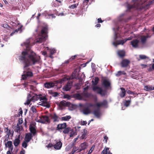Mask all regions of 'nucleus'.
<instances>
[{"instance_id":"f257e3e1","label":"nucleus","mask_w":154,"mask_h":154,"mask_svg":"<svg viewBox=\"0 0 154 154\" xmlns=\"http://www.w3.org/2000/svg\"><path fill=\"white\" fill-rule=\"evenodd\" d=\"M24 44L26 49L22 51L18 57L19 61L24 65V74L22 75V79L23 80L33 76L32 72L28 67L38 62L40 58L39 57L37 56L35 53L30 49L29 40H27Z\"/></svg>"},{"instance_id":"f03ea898","label":"nucleus","mask_w":154,"mask_h":154,"mask_svg":"<svg viewBox=\"0 0 154 154\" xmlns=\"http://www.w3.org/2000/svg\"><path fill=\"white\" fill-rule=\"evenodd\" d=\"M143 1L144 2H142V1H132L130 4H127L128 10L129 11L132 8L148 9L154 1H149L148 2L147 1Z\"/></svg>"},{"instance_id":"7ed1b4c3","label":"nucleus","mask_w":154,"mask_h":154,"mask_svg":"<svg viewBox=\"0 0 154 154\" xmlns=\"http://www.w3.org/2000/svg\"><path fill=\"white\" fill-rule=\"evenodd\" d=\"M99 79L98 77H95L92 81V90L97 94H100L101 96H103L106 95V93L101 88L96 85L98 84Z\"/></svg>"},{"instance_id":"20e7f679","label":"nucleus","mask_w":154,"mask_h":154,"mask_svg":"<svg viewBox=\"0 0 154 154\" xmlns=\"http://www.w3.org/2000/svg\"><path fill=\"white\" fill-rule=\"evenodd\" d=\"M48 28L46 26L42 28L41 30L40 35L36 39V42L41 43L46 39L48 33Z\"/></svg>"},{"instance_id":"39448f33","label":"nucleus","mask_w":154,"mask_h":154,"mask_svg":"<svg viewBox=\"0 0 154 154\" xmlns=\"http://www.w3.org/2000/svg\"><path fill=\"white\" fill-rule=\"evenodd\" d=\"M39 96H41V94L37 95L36 94L33 93L29 94L27 96V100L25 104L28 105L31 101L34 102L35 101L38 100L39 99Z\"/></svg>"},{"instance_id":"423d86ee","label":"nucleus","mask_w":154,"mask_h":154,"mask_svg":"<svg viewBox=\"0 0 154 154\" xmlns=\"http://www.w3.org/2000/svg\"><path fill=\"white\" fill-rule=\"evenodd\" d=\"M39 122L44 123L46 122L50 123V121L48 117L47 116H42L40 118V120L38 121Z\"/></svg>"},{"instance_id":"0eeeda50","label":"nucleus","mask_w":154,"mask_h":154,"mask_svg":"<svg viewBox=\"0 0 154 154\" xmlns=\"http://www.w3.org/2000/svg\"><path fill=\"white\" fill-rule=\"evenodd\" d=\"M38 104L40 105L45 106L48 108L50 107V105L47 102V99L45 100H43L42 101L39 102Z\"/></svg>"},{"instance_id":"6e6552de","label":"nucleus","mask_w":154,"mask_h":154,"mask_svg":"<svg viewBox=\"0 0 154 154\" xmlns=\"http://www.w3.org/2000/svg\"><path fill=\"white\" fill-rule=\"evenodd\" d=\"M130 63V61L129 60L126 59H124L121 63V66L122 67H127Z\"/></svg>"},{"instance_id":"1a4fd4ad","label":"nucleus","mask_w":154,"mask_h":154,"mask_svg":"<svg viewBox=\"0 0 154 154\" xmlns=\"http://www.w3.org/2000/svg\"><path fill=\"white\" fill-rule=\"evenodd\" d=\"M102 85L105 87L108 88L110 86L111 83L108 80L104 79L103 81Z\"/></svg>"},{"instance_id":"9d476101","label":"nucleus","mask_w":154,"mask_h":154,"mask_svg":"<svg viewBox=\"0 0 154 154\" xmlns=\"http://www.w3.org/2000/svg\"><path fill=\"white\" fill-rule=\"evenodd\" d=\"M88 146V143L86 142H84L80 144V148L78 151V152H80L82 150H84L87 149Z\"/></svg>"},{"instance_id":"9b49d317","label":"nucleus","mask_w":154,"mask_h":154,"mask_svg":"<svg viewBox=\"0 0 154 154\" xmlns=\"http://www.w3.org/2000/svg\"><path fill=\"white\" fill-rule=\"evenodd\" d=\"M35 126L33 125H30L29 126V129L30 132V133L32 134L33 136H34L36 134V129L35 128Z\"/></svg>"},{"instance_id":"f8f14e48","label":"nucleus","mask_w":154,"mask_h":154,"mask_svg":"<svg viewBox=\"0 0 154 154\" xmlns=\"http://www.w3.org/2000/svg\"><path fill=\"white\" fill-rule=\"evenodd\" d=\"M72 83L71 82H68L66 85L63 88L64 91H67L69 90L71 88Z\"/></svg>"},{"instance_id":"ddd939ff","label":"nucleus","mask_w":154,"mask_h":154,"mask_svg":"<svg viewBox=\"0 0 154 154\" xmlns=\"http://www.w3.org/2000/svg\"><path fill=\"white\" fill-rule=\"evenodd\" d=\"M139 41L137 39H135L133 40L131 42V44L133 47L136 48L138 46V43Z\"/></svg>"},{"instance_id":"4468645a","label":"nucleus","mask_w":154,"mask_h":154,"mask_svg":"<svg viewBox=\"0 0 154 154\" xmlns=\"http://www.w3.org/2000/svg\"><path fill=\"white\" fill-rule=\"evenodd\" d=\"M67 126L66 123H63L62 124H59L57 125L56 130H60L64 129Z\"/></svg>"},{"instance_id":"2eb2a0df","label":"nucleus","mask_w":154,"mask_h":154,"mask_svg":"<svg viewBox=\"0 0 154 154\" xmlns=\"http://www.w3.org/2000/svg\"><path fill=\"white\" fill-rule=\"evenodd\" d=\"M62 142L59 141L56 142L55 144L54 145V147L56 149H60L62 146Z\"/></svg>"},{"instance_id":"dca6fc26","label":"nucleus","mask_w":154,"mask_h":154,"mask_svg":"<svg viewBox=\"0 0 154 154\" xmlns=\"http://www.w3.org/2000/svg\"><path fill=\"white\" fill-rule=\"evenodd\" d=\"M20 134H19L17 138L15 139L13 141V143L14 146L15 147L17 146L20 144Z\"/></svg>"},{"instance_id":"f3484780","label":"nucleus","mask_w":154,"mask_h":154,"mask_svg":"<svg viewBox=\"0 0 154 154\" xmlns=\"http://www.w3.org/2000/svg\"><path fill=\"white\" fill-rule=\"evenodd\" d=\"M107 104V102L106 100H104L102 102L97 103L96 104L95 106L99 108L102 106H106Z\"/></svg>"},{"instance_id":"a211bd4d","label":"nucleus","mask_w":154,"mask_h":154,"mask_svg":"<svg viewBox=\"0 0 154 154\" xmlns=\"http://www.w3.org/2000/svg\"><path fill=\"white\" fill-rule=\"evenodd\" d=\"M32 137L31 133H27L26 134L25 140L26 142H29L30 141Z\"/></svg>"},{"instance_id":"6ab92c4d","label":"nucleus","mask_w":154,"mask_h":154,"mask_svg":"<svg viewBox=\"0 0 154 154\" xmlns=\"http://www.w3.org/2000/svg\"><path fill=\"white\" fill-rule=\"evenodd\" d=\"M45 87L47 88L53 87L54 85V83L53 82H46L44 84Z\"/></svg>"},{"instance_id":"aec40b11","label":"nucleus","mask_w":154,"mask_h":154,"mask_svg":"<svg viewBox=\"0 0 154 154\" xmlns=\"http://www.w3.org/2000/svg\"><path fill=\"white\" fill-rule=\"evenodd\" d=\"M5 146L6 147H8L9 149L12 150L13 148V146L12 145V142L11 141H8L5 143Z\"/></svg>"},{"instance_id":"412c9836","label":"nucleus","mask_w":154,"mask_h":154,"mask_svg":"<svg viewBox=\"0 0 154 154\" xmlns=\"http://www.w3.org/2000/svg\"><path fill=\"white\" fill-rule=\"evenodd\" d=\"M120 89L121 91L120 92L119 95L121 98H123L125 96L126 91L125 88H121Z\"/></svg>"},{"instance_id":"4be33fe9","label":"nucleus","mask_w":154,"mask_h":154,"mask_svg":"<svg viewBox=\"0 0 154 154\" xmlns=\"http://www.w3.org/2000/svg\"><path fill=\"white\" fill-rule=\"evenodd\" d=\"M23 129V127L21 125H19L18 124H17L15 131L18 133L20 134L21 133V131Z\"/></svg>"},{"instance_id":"5701e85b","label":"nucleus","mask_w":154,"mask_h":154,"mask_svg":"<svg viewBox=\"0 0 154 154\" xmlns=\"http://www.w3.org/2000/svg\"><path fill=\"white\" fill-rule=\"evenodd\" d=\"M87 130H84L81 133V136L79 137V138L81 140L85 139L87 138Z\"/></svg>"},{"instance_id":"b1692460","label":"nucleus","mask_w":154,"mask_h":154,"mask_svg":"<svg viewBox=\"0 0 154 154\" xmlns=\"http://www.w3.org/2000/svg\"><path fill=\"white\" fill-rule=\"evenodd\" d=\"M68 105V103L66 102L64 100L60 101L59 104L60 107L61 108L63 106H66Z\"/></svg>"},{"instance_id":"393cba45","label":"nucleus","mask_w":154,"mask_h":154,"mask_svg":"<svg viewBox=\"0 0 154 154\" xmlns=\"http://www.w3.org/2000/svg\"><path fill=\"white\" fill-rule=\"evenodd\" d=\"M82 112L85 115H88L91 113V111L88 107H86L82 110Z\"/></svg>"},{"instance_id":"a878e982","label":"nucleus","mask_w":154,"mask_h":154,"mask_svg":"<svg viewBox=\"0 0 154 154\" xmlns=\"http://www.w3.org/2000/svg\"><path fill=\"white\" fill-rule=\"evenodd\" d=\"M23 27V26L22 25H20L19 26V27L18 28L14 31H13L11 33V35H14L15 32L17 33L19 31L20 32V33H21L22 32V28Z\"/></svg>"},{"instance_id":"bb28decb","label":"nucleus","mask_w":154,"mask_h":154,"mask_svg":"<svg viewBox=\"0 0 154 154\" xmlns=\"http://www.w3.org/2000/svg\"><path fill=\"white\" fill-rule=\"evenodd\" d=\"M93 114L97 117L99 118L100 114V109H97L95 110Z\"/></svg>"},{"instance_id":"cd10ccee","label":"nucleus","mask_w":154,"mask_h":154,"mask_svg":"<svg viewBox=\"0 0 154 154\" xmlns=\"http://www.w3.org/2000/svg\"><path fill=\"white\" fill-rule=\"evenodd\" d=\"M109 148L107 147L105 148L101 153V154H112L109 150Z\"/></svg>"},{"instance_id":"c85d7f7f","label":"nucleus","mask_w":154,"mask_h":154,"mask_svg":"<svg viewBox=\"0 0 154 154\" xmlns=\"http://www.w3.org/2000/svg\"><path fill=\"white\" fill-rule=\"evenodd\" d=\"M118 54L120 57H123L125 55V52L124 50H120L118 51Z\"/></svg>"},{"instance_id":"c756f323","label":"nucleus","mask_w":154,"mask_h":154,"mask_svg":"<svg viewBox=\"0 0 154 154\" xmlns=\"http://www.w3.org/2000/svg\"><path fill=\"white\" fill-rule=\"evenodd\" d=\"M52 118L53 119L54 122H58L59 119H60L59 116L55 113L52 116Z\"/></svg>"},{"instance_id":"7c9ffc66","label":"nucleus","mask_w":154,"mask_h":154,"mask_svg":"<svg viewBox=\"0 0 154 154\" xmlns=\"http://www.w3.org/2000/svg\"><path fill=\"white\" fill-rule=\"evenodd\" d=\"M61 5V1H55L53 2L52 5L54 7H56Z\"/></svg>"},{"instance_id":"2f4dec72","label":"nucleus","mask_w":154,"mask_h":154,"mask_svg":"<svg viewBox=\"0 0 154 154\" xmlns=\"http://www.w3.org/2000/svg\"><path fill=\"white\" fill-rule=\"evenodd\" d=\"M71 118L70 116H65L62 117L61 119L62 121H68Z\"/></svg>"},{"instance_id":"473e14b6","label":"nucleus","mask_w":154,"mask_h":154,"mask_svg":"<svg viewBox=\"0 0 154 154\" xmlns=\"http://www.w3.org/2000/svg\"><path fill=\"white\" fill-rule=\"evenodd\" d=\"M144 90L147 91H152V86L146 85L144 87Z\"/></svg>"},{"instance_id":"72a5a7b5","label":"nucleus","mask_w":154,"mask_h":154,"mask_svg":"<svg viewBox=\"0 0 154 154\" xmlns=\"http://www.w3.org/2000/svg\"><path fill=\"white\" fill-rule=\"evenodd\" d=\"M126 72L124 71H118L117 73L116 74V75L117 77H119L122 75H126Z\"/></svg>"},{"instance_id":"f704fd0d","label":"nucleus","mask_w":154,"mask_h":154,"mask_svg":"<svg viewBox=\"0 0 154 154\" xmlns=\"http://www.w3.org/2000/svg\"><path fill=\"white\" fill-rule=\"evenodd\" d=\"M5 131L6 133V134L5 135H7L8 137H9V136L11 134V130L9 129L8 128V127H7L5 129Z\"/></svg>"},{"instance_id":"c9c22d12","label":"nucleus","mask_w":154,"mask_h":154,"mask_svg":"<svg viewBox=\"0 0 154 154\" xmlns=\"http://www.w3.org/2000/svg\"><path fill=\"white\" fill-rule=\"evenodd\" d=\"M147 37L145 36H143L141 37V40L142 44H144L146 43Z\"/></svg>"},{"instance_id":"e433bc0d","label":"nucleus","mask_w":154,"mask_h":154,"mask_svg":"<svg viewBox=\"0 0 154 154\" xmlns=\"http://www.w3.org/2000/svg\"><path fill=\"white\" fill-rule=\"evenodd\" d=\"M70 129V128L69 127L67 128L66 127L64 129V130L63 131V132L65 134H67L69 132Z\"/></svg>"},{"instance_id":"4c0bfd02","label":"nucleus","mask_w":154,"mask_h":154,"mask_svg":"<svg viewBox=\"0 0 154 154\" xmlns=\"http://www.w3.org/2000/svg\"><path fill=\"white\" fill-rule=\"evenodd\" d=\"M125 39L123 40H119L117 41L118 44L123 45L126 42Z\"/></svg>"},{"instance_id":"58836bf2","label":"nucleus","mask_w":154,"mask_h":154,"mask_svg":"<svg viewBox=\"0 0 154 154\" xmlns=\"http://www.w3.org/2000/svg\"><path fill=\"white\" fill-rule=\"evenodd\" d=\"M140 59H139L138 60H140L145 59L147 58V57L144 55H139Z\"/></svg>"},{"instance_id":"ea45409f","label":"nucleus","mask_w":154,"mask_h":154,"mask_svg":"<svg viewBox=\"0 0 154 154\" xmlns=\"http://www.w3.org/2000/svg\"><path fill=\"white\" fill-rule=\"evenodd\" d=\"M73 148L72 150V154H73L76 151H77L78 149V148L77 147H76L75 146H73Z\"/></svg>"},{"instance_id":"a19ab883","label":"nucleus","mask_w":154,"mask_h":154,"mask_svg":"<svg viewBox=\"0 0 154 154\" xmlns=\"http://www.w3.org/2000/svg\"><path fill=\"white\" fill-rule=\"evenodd\" d=\"M78 3L77 4H74L73 5H71V6H69V8L70 9H74V8H76L77 7V6H78Z\"/></svg>"},{"instance_id":"79ce46f5","label":"nucleus","mask_w":154,"mask_h":154,"mask_svg":"<svg viewBox=\"0 0 154 154\" xmlns=\"http://www.w3.org/2000/svg\"><path fill=\"white\" fill-rule=\"evenodd\" d=\"M127 93L128 94H133L134 95H137V93H135L134 92H132L129 90L127 91Z\"/></svg>"},{"instance_id":"37998d69","label":"nucleus","mask_w":154,"mask_h":154,"mask_svg":"<svg viewBox=\"0 0 154 154\" xmlns=\"http://www.w3.org/2000/svg\"><path fill=\"white\" fill-rule=\"evenodd\" d=\"M68 80V79L66 77H64L61 79L60 82L61 83H62L63 82L67 81Z\"/></svg>"},{"instance_id":"c03bdc74","label":"nucleus","mask_w":154,"mask_h":154,"mask_svg":"<svg viewBox=\"0 0 154 154\" xmlns=\"http://www.w3.org/2000/svg\"><path fill=\"white\" fill-rule=\"evenodd\" d=\"M79 137V135L78 136H77V137L74 139L73 140V143L72 145V146H73L74 145H75V143L76 142V141L78 140Z\"/></svg>"},{"instance_id":"a18cd8bd","label":"nucleus","mask_w":154,"mask_h":154,"mask_svg":"<svg viewBox=\"0 0 154 154\" xmlns=\"http://www.w3.org/2000/svg\"><path fill=\"white\" fill-rule=\"evenodd\" d=\"M31 110L33 112H36L35 106H32L31 108Z\"/></svg>"},{"instance_id":"49530a36","label":"nucleus","mask_w":154,"mask_h":154,"mask_svg":"<svg viewBox=\"0 0 154 154\" xmlns=\"http://www.w3.org/2000/svg\"><path fill=\"white\" fill-rule=\"evenodd\" d=\"M27 143L26 141H23L22 143V146L25 148L27 146Z\"/></svg>"},{"instance_id":"de8ad7c7","label":"nucleus","mask_w":154,"mask_h":154,"mask_svg":"<svg viewBox=\"0 0 154 154\" xmlns=\"http://www.w3.org/2000/svg\"><path fill=\"white\" fill-rule=\"evenodd\" d=\"M103 138V141L105 143H106L107 142V140L108 139V137L106 135H105L104 137Z\"/></svg>"},{"instance_id":"09e8293b","label":"nucleus","mask_w":154,"mask_h":154,"mask_svg":"<svg viewBox=\"0 0 154 154\" xmlns=\"http://www.w3.org/2000/svg\"><path fill=\"white\" fill-rule=\"evenodd\" d=\"M46 98L45 96H42V95H41V96H39V100L40 101L43 100H45L46 99Z\"/></svg>"},{"instance_id":"8fccbe9b","label":"nucleus","mask_w":154,"mask_h":154,"mask_svg":"<svg viewBox=\"0 0 154 154\" xmlns=\"http://www.w3.org/2000/svg\"><path fill=\"white\" fill-rule=\"evenodd\" d=\"M94 148L95 146L94 145H93L88 152H89V153H91L92 152L94 149Z\"/></svg>"},{"instance_id":"3c124183","label":"nucleus","mask_w":154,"mask_h":154,"mask_svg":"<svg viewBox=\"0 0 154 154\" xmlns=\"http://www.w3.org/2000/svg\"><path fill=\"white\" fill-rule=\"evenodd\" d=\"M56 52V50L54 49H52L50 51V53L51 54L53 55Z\"/></svg>"},{"instance_id":"603ef678","label":"nucleus","mask_w":154,"mask_h":154,"mask_svg":"<svg viewBox=\"0 0 154 154\" xmlns=\"http://www.w3.org/2000/svg\"><path fill=\"white\" fill-rule=\"evenodd\" d=\"M130 100H126L125 103V105L126 106H128L130 103Z\"/></svg>"},{"instance_id":"864d4df0","label":"nucleus","mask_w":154,"mask_h":154,"mask_svg":"<svg viewBox=\"0 0 154 154\" xmlns=\"http://www.w3.org/2000/svg\"><path fill=\"white\" fill-rule=\"evenodd\" d=\"M23 123V119L22 118H20L18 120V122L17 124H18L19 125H21Z\"/></svg>"},{"instance_id":"5fc2aeb1","label":"nucleus","mask_w":154,"mask_h":154,"mask_svg":"<svg viewBox=\"0 0 154 154\" xmlns=\"http://www.w3.org/2000/svg\"><path fill=\"white\" fill-rule=\"evenodd\" d=\"M70 61V60H69V59L66 60L64 62V63H62V65L63 66V65L65 64H68L69 63Z\"/></svg>"},{"instance_id":"6e6d98bb","label":"nucleus","mask_w":154,"mask_h":154,"mask_svg":"<svg viewBox=\"0 0 154 154\" xmlns=\"http://www.w3.org/2000/svg\"><path fill=\"white\" fill-rule=\"evenodd\" d=\"M7 135H5V138L4 140V142H5L6 141H8L9 139V137H8Z\"/></svg>"},{"instance_id":"4d7b16f0","label":"nucleus","mask_w":154,"mask_h":154,"mask_svg":"<svg viewBox=\"0 0 154 154\" xmlns=\"http://www.w3.org/2000/svg\"><path fill=\"white\" fill-rule=\"evenodd\" d=\"M19 116H20V115L21 114V115H22V113H23V111L22 110V109L21 108H20V109H19Z\"/></svg>"},{"instance_id":"13d9d810","label":"nucleus","mask_w":154,"mask_h":154,"mask_svg":"<svg viewBox=\"0 0 154 154\" xmlns=\"http://www.w3.org/2000/svg\"><path fill=\"white\" fill-rule=\"evenodd\" d=\"M87 123V122L86 121H82L81 123V125H86Z\"/></svg>"},{"instance_id":"bf43d9fd","label":"nucleus","mask_w":154,"mask_h":154,"mask_svg":"<svg viewBox=\"0 0 154 154\" xmlns=\"http://www.w3.org/2000/svg\"><path fill=\"white\" fill-rule=\"evenodd\" d=\"M49 16H51L52 18H55L56 16L53 14H48Z\"/></svg>"},{"instance_id":"052dcab7","label":"nucleus","mask_w":154,"mask_h":154,"mask_svg":"<svg viewBox=\"0 0 154 154\" xmlns=\"http://www.w3.org/2000/svg\"><path fill=\"white\" fill-rule=\"evenodd\" d=\"M76 55H74L73 56H72L69 59V60H70V61H71V60H73L75 58V57H76Z\"/></svg>"},{"instance_id":"680f3d73","label":"nucleus","mask_w":154,"mask_h":154,"mask_svg":"<svg viewBox=\"0 0 154 154\" xmlns=\"http://www.w3.org/2000/svg\"><path fill=\"white\" fill-rule=\"evenodd\" d=\"M97 21L98 23H102L103 22V21L102 20L101 18H98L97 19Z\"/></svg>"},{"instance_id":"e2e57ef3","label":"nucleus","mask_w":154,"mask_h":154,"mask_svg":"<svg viewBox=\"0 0 154 154\" xmlns=\"http://www.w3.org/2000/svg\"><path fill=\"white\" fill-rule=\"evenodd\" d=\"M54 145L51 143H49L48 144V146H47L48 147H49L50 148H51L52 147L54 146Z\"/></svg>"},{"instance_id":"0e129e2a","label":"nucleus","mask_w":154,"mask_h":154,"mask_svg":"<svg viewBox=\"0 0 154 154\" xmlns=\"http://www.w3.org/2000/svg\"><path fill=\"white\" fill-rule=\"evenodd\" d=\"M89 86L87 85L86 87L85 88H83V90L85 91H87L88 89L89 88Z\"/></svg>"},{"instance_id":"69168bd1","label":"nucleus","mask_w":154,"mask_h":154,"mask_svg":"<svg viewBox=\"0 0 154 154\" xmlns=\"http://www.w3.org/2000/svg\"><path fill=\"white\" fill-rule=\"evenodd\" d=\"M76 97L77 98L81 99L82 98V97L81 95L79 94H77L76 95Z\"/></svg>"},{"instance_id":"338daca9","label":"nucleus","mask_w":154,"mask_h":154,"mask_svg":"<svg viewBox=\"0 0 154 154\" xmlns=\"http://www.w3.org/2000/svg\"><path fill=\"white\" fill-rule=\"evenodd\" d=\"M64 97L65 98H68V99H69V98H70V96L68 94L65 95L64 96Z\"/></svg>"},{"instance_id":"774afa93","label":"nucleus","mask_w":154,"mask_h":154,"mask_svg":"<svg viewBox=\"0 0 154 154\" xmlns=\"http://www.w3.org/2000/svg\"><path fill=\"white\" fill-rule=\"evenodd\" d=\"M132 37L130 36L129 37H128V38H125V40H126V41H127V40H130L132 39Z\"/></svg>"}]
</instances>
